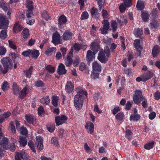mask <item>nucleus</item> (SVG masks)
Here are the masks:
<instances>
[{
    "label": "nucleus",
    "instance_id": "obj_1",
    "mask_svg": "<svg viewBox=\"0 0 160 160\" xmlns=\"http://www.w3.org/2000/svg\"><path fill=\"white\" fill-rule=\"evenodd\" d=\"M1 62L2 65L3 69L2 73L3 74H6L9 71L11 70L13 67L12 61L9 57L4 58L1 60Z\"/></svg>",
    "mask_w": 160,
    "mask_h": 160
},
{
    "label": "nucleus",
    "instance_id": "obj_2",
    "mask_svg": "<svg viewBox=\"0 0 160 160\" xmlns=\"http://www.w3.org/2000/svg\"><path fill=\"white\" fill-rule=\"evenodd\" d=\"M84 96L80 94L75 95L74 97V106L78 110L81 109L84 100Z\"/></svg>",
    "mask_w": 160,
    "mask_h": 160
},
{
    "label": "nucleus",
    "instance_id": "obj_3",
    "mask_svg": "<svg viewBox=\"0 0 160 160\" xmlns=\"http://www.w3.org/2000/svg\"><path fill=\"white\" fill-rule=\"evenodd\" d=\"M145 97L142 95V91L138 89L135 91V94L133 97L134 102L138 105L140 104L141 102L145 100Z\"/></svg>",
    "mask_w": 160,
    "mask_h": 160
},
{
    "label": "nucleus",
    "instance_id": "obj_4",
    "mask_svg": "<svg viewBox=\"0 0 160 160\" xmlns=\"http://www.w3.org/2000/svg\"><path fill=\"white\" fill-rule=\"evenodd\" d=\"M55 122L57 126L62 125L63 123H67L68 118L64 115L59 116H56L55 117Z\"/></svg>",
    "mask_w": 160,
    "mask_h": 160
},
{
    "label": "nucleus",
    "instance_id": "obj_5",
    "mask_svg": "<svg viewBox=\"0 0 160 160\" xmlns=\"http://www.w3.org/2000/svg\"><path fill=\"white\" fill-rule=\"evenodd\" d=\"M9 24V21L7 19L6 16L0 13V29L7 28Z\"/></svg>",
    "mask_w": 160,
    "mask_h": 160
},
{
    "label": "nucleus",
    "instance_id": "obj_6",
    "mask_svg": "<svg viewBox=\"0 0 160 160\" xmlns=\"http://www.w3.org/2000/svg\"><path fill=\"white\" fill-rule=\"evenodd\" d=\"M67 22V19L66 16L62 15L60 16L58 19V26L60 29H62L64 27V25H65Z\"/></svg>",
    "mask_w": 160,
    "mask_h": 160
},
{
    "label": "nucleus",
    "instance_id": "obj_7",
    "mask_svg": "<svg viewBox=\"0 0 160 160\" xmlns=\"http://www.w3.org/2000/svg\"><path fill=\"white\" fill-rule=\"evenodd\" d=\"M95 54L96 53L91 50H89L87 51L86 58L88 65L90 64V62L92 61L94 58Z\"/></svg>",
    "mask_w": 160,
    "mask_h": 160
},
{
    "label": "nucleus",
    "instance_id": "obj_8",
    "mask_svg": "<svg viewBox=\"0 0 160 160\" xmlns=\"http://www.w3.org/2000/svg\"><path fill=\"white\" fill-rule=\"evenodd\" d=\"M74 89V84L70 81H67L65 86V90L68 93H72Z\"/></svg>",
    "mask_w": 160,
    "mask_h": 160
},
{
    "label": "nucleus",
    "instance_id": "obj_9",
    "mask_svg": "<svg viewBox=\"0 0 160 160\" xmlns=\"http://www.w3.org/2000/svg\"><path fill=\"white\" fill-rule=\"evenodd\" d=\"M97 58L100 62L103 63H106L108 60L102 51H99Z\"/></svg>",
    "mask_w": 160,
    "mask_h": 160
},
{
    "label": "nucleus",
    "instance_id": "obj_10",
    "mask_svg": "<svg viewBox=\"0 0 160 160\" xmlns=\"http://www.w3.org/2000/svg\"><path fill=\"white\" fill-rule=\"evenodd\" d=\"M60 35L58 33H54L52 36V42L55 45L61 43L60 39Z\"/></svg>",
    "mask_w": 160,
    "mask_h": 160
},
{
    "label": "nucleus",
    "instance_id": "obj_11",
    "mask_svg": "<svg viewBox=\"0 0 160 160\" xmlns=\"http://www.w3.org/2000/svg\"><path fill=\"white\" fill-rule=\"evenodd\" d=\"M90 47L94 53H96L99 49L100 45L98 42H92L90 44Z\"/></svg>",
    "mask_w": 160,
    "mask_h": 160
},
{
    "label": "nucleus",
    "instance_id": "obj_12",
    "mask_svg": "<svg viewBox=\"0 0 160 160\" xmlns=\"http://www.w3.org/2000/svg\"><path fill=\"white\" fill-rule=\"evenodd\" d=\"M25 119L27 122L30 124L35 125L37 123L35 118L31 115H26Z\"/></svg>",
    "mask_w": 160,
    "mask_h": 160
},
{
    "label": "nucleus",
    "instance_id": "obj_13",
    "mask_svg": "<svg viewBox=\"0 0 160 160\" xmlns=\"http://www.w3.org/2000/svg\"><path fill=\"white\" fill-rule=\"evenodd\" d=\"M57 71L59 75L65 74L67 72V70L65 69V66L62 63H61L59 65Z\"/></svg>",
    "mask_w": 160,
    "mask_h": 160
},
{
    "label": "nucleus",
    "instance_id": "obj_14",
    "mask_svg": "<svg viewBox=\"0 0 160 160\" xmlns=\"http://www.w3.org/2000/svg\"><path fill=\"white\" fill-rule=\"evenodd\" d=\"M9 140L5 137H3L2 139L0 141V145L1 147L5 149H8V147Z\"/></svg>",
    "mask_w": 160,
    "mask_h": 160
},
{
    "label": "nucleus",
    "instance_id": "obj_15",
    "mask_svg": "<svg viewBox=\"0 0 160 160\" xmlns=\"http://www.w3.org/2000/svg\"><path fill=\"white\" fill-rule=\"evenodd\" d=\"M92 71L97 72H101L102 70V67L100 64L97 62L94 61L92 64Z\"/></svg>",
    "mask_w": 160,
    "mask_h": 160
},
{
    "label": "nucleus",
    "instance_id": "obj_16",
    "mask_svg": "<svg viewBox=\"0 0 160 160\" xmlns=\"http://www.w3.org/2000/svg\"><path fill=\"white\" fill-rule=\"evenodd\" d=\"M90 12L92 18L96 19L99 18V15L98 9L95 7H93L91 9Z\"/></svg>",
    "mask_w": 160,
    "mask_h": 160
},
{
    "label": "nucleus",
    "instance_id": "obj_17",
    "mask_svg": "<svg viewBox=\"0 0 160 160\" xmlns=\"http://www.w3.org/2000/svg\"><path fill=\"white\" fill-rule=\"evenodd\" d=\"M154 75V73L150 71H148L145 73L143 76V82H145L151 79Z\"/></svg>",
    "mask_w": 160,
    "mask_h": 160
},
{
    "label": "nucleus",
    "instance_id": "obj_18",
    "mask_svg": "<svg viewBox=\"0 0 160 160\" xmlns=\"http://www.w3.org/2000/svg\"><path fill=\"white\" fill-rule=\"evenodd\" d=\"M13 59L14 63H18L21 60L20 56L15 52H12L9 54Z\"/></svg>",
    "mask_w": 160,
    "mask_h": 160
},
{
    "label": "nucleus",
    "instance_id": "obj_19",
    "mask_svg": "<svg viewBox=\"0 0 160 160\" xmlns=\"http://www.w3.org/2000/svg\"><path fill=\"white\" fill-rule=\"evenodd\" d=\"M72 33L69 30L66 31L63 34V38L65 40L70 39L72 38Z\"/></svg>",
    "mask_w": 160,
    "mask_h": 160
},
{
    "label": "nucleus",
    "instance_id": "obj_20",
    "mask_svg": "<svg viewBox=\"0 0 160 160\" xmlns=\"http://www.w3.org/2000/svg\"><path fill=\"white\" fill-rule=\"evenodd\" d=\"M160 52V49L159 46L157 45H155L152 50V54L153 57H156L159 54Z\"/></svg>",
    "mask_w": 160,
    "mask_h": 160
},
{
    "label": "nucleus",
    "instance_id": "obj_21",
    "mask_svg": "<svg viewBox=\"0 0 160 160\" xmlns=\"http://www.w3.org/2000/svg\"><path fill=\"white\" fill-rule=\"evenodd\" d=\"M136 7L139 11L142 10L145 8L144 2L142 0H138L137 2Z\"/></svg>",
    "mask_w": 160,
    "mask_h": 160
},
{
    "label": "nucleus",
    "instance_id": "obj_22",
    "mask_svg": "<svg viewBox=\"0 0 160 160\" xmlns=\"http://www.w3.org/2000/svg\"><path fill=\"white\" fill-rule=\"evenodd\" d=\"M23 27L19 24V22H16L13 27V32L16 33L17 32H20L21 31Z\"/></svg>",
    "mask_w": 160,
    "mask_h": 160
},
{
    "label": "nucleus",
    "instance_id": "obj_23",
    "mask_svg": "<svg viewBox=\"0 0 160 160\" xmlns=\"http://www.w3.org/2000/svg\"><path fill=\"white\" fill-rule=\"evenodd\" d=\"M36 140L38 142L37 148L40 150H42L43 148L42 140L41 137H36Z\"/></svg>",
    "mask_w": 160,
    "mask_h": 160
},
{
    "label": "nucleus",
    "instance_id": "obj_24",
    "mask_svg": "<svg viewBox=\"0 0 160 160\" xmlns=\"http://www.w3.org/2000/svg\"><path fill=\"white\" fill-rule=\"evenodd\" d=\"M40 101L44 105H48L50 102V99L48 96H46L42 98Z\"/></svg>",
    "mask_w": 160,
    "mask_h": 160
},
{
    "label": "nucleus",
    "instance_id": "obj_25",
    "mask_svg": "<svg viewBox=\"0 0 160 160\" xmlns=\"http://www.w3.org/2000/svg\"><path fill=\"white\" fill-rule=\"evenodd\" d=\"M27 89V87L25 86L19 93H18L19 97L21 99H23L26 96Z\"/></svg>",
    "mask_w": 160,
    "mask_h": 160
},
{
    "label": "nucleus",
    "instance_id": "obj_26",
    "mask_svg": "<svg viewBox=\"0 0 160 160\" xmlns=\"http://www.w3.org/2000/svg\"><path fill=\"white\" fill-rule=\"evenodd\" d=\"M89 127V132H88L90 134H92L93 132L94 131V124L91 122L87 123L85 126V128L86 129H88Z\"/></svg>",
    "mask_w": 160,
    "mask_h": 160
},
{
    "label": "nucleus",
    "instance_id": "obj_27",
    "mask_svg": "<svg viewBox=\"0 0 160 160\" xmlns=\"http://www.w3.org/2000/svg\"><path fill=\"white\" fill-rule=\"evenodd\" d=\"M155 143L154 141H151L150 142L145 144L144 148L147 150H149L152 149L154 147Z\"/></svg>",
    "mask_w": 160,
    "mask_h": 160
},
{
    "label": "nucleus",
    "instance_id": "obj_28",
    "mask_svg": "<svg viewBox=\"0 0 160 160\" xmlns=\"http://www.w3.org/2000/svg\"><path fill=\"white\" fill-rule=\"evenodd\" d=\"M142 20L144 22H146L149 19L148 13L146 12H142L141 13Z\"/></svg>",
    "mask_w": 160,
    "mask_h": 160
},
{
    "label": "nucleus",
    "instance_id": "obj_29",
    "mask_svg": "<svg viewBox=\"0 0 160 160\" xmlns=\"http://www.w3.org/2000/svg\"><path fill=\"white\" fill-rule=\"evenodd\" d=\"M23 38L24 41H26L30 35L29 33V30L27 28H24L22 32Z\"/></svg>",
    "mask_w": 160,
    "mask_h": 160
},
{
    "label": "nucleus",
    "instance_id": "obj_30",
    "mask_svg": "<svg viewBox=\"0 0 160 160\" xmlns=\"http://www.w3.org/2000/svg\"><path fill=\"white\" fill-rule=\"evenodd\" d=\"M12 89L13 93L14 94H18L20 91V89L18 85L15 82H13V83Z\"/></svg>",
    "mask_w": 160,
    "mask_h": 160
},
{
    "label": "nucleus",
    "instance_id": "obj_31",
    "mask_svg": "<svg viewBox=\"0 0 160 160\" xmlns=\"http://www.w3.org/2000/svg\"><path fill=\"white\" fill-rule=\"evenodd\" d=\"M19 142L20 145L24 147L27 144V140L25 137L20 136L19 138Z\"/></svg>",
    "mask_w": 160,
    "mask_h": 160
},
{
    "label": "nucleus",
    "instance_id": "obj_32",
    "mask_svg": "<svg viewBox=\"0 0 160 160\" xmlns=\"http://www.w3.org/2000/svg\"><path fill=\"white\" fill-rule=\"evenodd\" d=\"M31 56L32 58H34V59H36L38 58L40 54L38 50L36 49L31 50Z\"/></svg>",
    "mask_w": 160,
    "mask_h": 160
},
{
    "label": "nucleus",
    "instance_id": "obj_33",
    "mask_svg": "<svg viewBox=\"0 0 160 160\" xmlns=\"http://www.w3.org/2000/svg\"><path fill=\"white\" fill-rule=\"evenodd\" d=\"M76 91L78 93L77 94H80L81 95L87 96L88 93L86 91L83 90L81 87H78L76 89Z\"/></svg>",
    "mask_w": 160,
    "mask_h": 160
},
{
    "label": "nucleus",
    "instance_id": "obj_34",
    "mask_svg": "<svg viewBox=\"0 0 160 160\" xmlns=\"http://www.w3.org/2000/svg\"><path fill=\"white\" fill-rule=\"evenodd\" d=\"M33 2L30 0H27L26 1V6L28 8V10H30V11H32L33 9Z\"/></svg>",
    "mask_w": 160,
    "mask_h": 160
},
{
    "label": "nucleus",
    "instance_id": "obj_35",
    "mask_svg": "<svg viewBox=\"0 0 160 160\" xmlns=\"http://www.w3.org/2000/svg\"><path fill=\"white\" fill-rule=\"evenodd\" d=\"M72 56H67V58L65 60V65L68 67L71 66L73 60Z\"/></svg>",
    "mask_w": 160,
    "mask_h": 160
},
{
    "label": "nucleus",
    "instance_id": "obj_36",
    "mask_svg": "<svg viewBox=\"0 0 160 160\" xmlns=\"http://www.w3.org/2000/svg\"><path fill=\"white\" fill-rule=\"evenodd\" d=\"M55 126L54 123H49L47 125V130L50 132H53L55 130Z\"/></svg>",
    "mask_w": 160,
    "mask_h": 160
},
{
    "label": "nucleus",
    "instance_id": "obj_37",
    "mask_svg": "<svg viewBox=\"0 0 160 160\" xmlns=\"http://www.w3.org/2000/svg\"><path fill=\"white\" fill-rule=\"evenodd\" d=\"M58 98L57 96H53L52 98V105L55 107H57L58 106Z\"/></svg>",
    "mask_w": 160,
    "mask_h": 160
},
{
    "label": "nucleus",
    "instance_id": "obj_38",
    "mask_svg": "<svg viewBox=\"0 0 160 160\" xmlns=\"http://www.w3.org/2000/svg\"><path fill=\"white\" fill-rule=\"evenodd\" d=\"M142 30L140 28H135L134 30V35L138 37H140L142 34Z\"/></svg>",
    "mask_w": 160,
    "mask_h": 160
},
{
    "label": "nucleus",
    "instance_id": "obj_39",
    "mask_svg": "<svg viewBox=\"0 0 160 160\" xmlns=\"http://www.w3.org/2000/svg\"><path fill=\"white\" fill-rule=\"evenodd\" d=\"M133 133L129 129H127L126 131L125 137L128 140H131L132 137Z\"/></svg>",
    "mask_w": 160,
    "mask_h": 160
},
{
    "label": "nucleus",
    "instance_id": "obj_40",
    "mask_svg": "<svg viewBox=\"0 0 160 160\" xmlns=\"http://www.w3.org/2000/svg\"><path fill=\"white\" fill-rule=\"evenodd\" d=\"M141 116L139 114L132 115L130 116V120H132L134 121L138 122L141 118Z\"/></svg>",
    "mask_w": 160,
    "mask_h": 160
},
{
    "label": "nucleus",
    "instance_id": "obj_41",
    "mask_svg": "<svg viewBox=\"0 0 160 160\" xmlns=\"http://www.w3.org/2000/svg\"><path fill=\"white\" fill-rule=\"evenodd\" d=\"M134 47L136 49H141L142 48L140 45V40L139 39H136L134 41L133 43Z\"/></svg>",
    "mask_w": 160,
    "mask_h": 160
},
{
    "label": "nucleus",
    "instance_id": "obj_42",
    "mask_svg": "<svg viewBox=\"0 0 160 160\" xmlns=\"http://www.w3.org/2000/svg\"><path fill=\"white\" fill-rule=\"evenodd\" d=\"M100 51H102L104 54H106V56L108 57H110V51L108 46H106L104 47V49H102Z\"/></svg>",
    "mask_w": 160,
    "mask_h": 160
},
{
    "label": "nucleus",
    "instance_id": "obj_43",
    "mask_svg": "<svg viewBox=\"0 0 160 160\" xmlns=\"http://www.w3.org/2000/svg\"><path fill=\"white\" fill-rule=\"evenodd\" d=\"M0 7L2 8L5 11H8V9L7 5L4 0H0Z\"/></svg>",
    "mask_w": 160,
    "mask_h": 160
},
{
    "label": "nucleus",
    "instance_id": "obj_44",
    "mask_svg": "<svg viewBox=\"0 0 160 160\" xmlns=\"http://www.w3.org/2000/svg\"><path fill=\"white\" fill-rule=\"evenodd\" d=\"M7 28L6 29H4L2 30L0 32V38L2 39H5L7 37Z\"/></svg>",
    "mask_w": 160,
    "mask_h": 160
},
{
    "label": "nucleus",
    "instance_id": "obj_45",
    "mask_svg": "<svg viewBox=\"0 0 160 160\" xmlns=\"http://www.w3.org/2000/svg\"><path fill=\"white\" fill-rule=\"evenodd\" d=\"M28 145L33 152L35 153L36 152V151L35 148L34 143L32 140L29 141L28 142Z\"/></svg>",
    "mask_w": 160,
    "mask_h": 160
},
{
    "label": "nucleus",
    "instance_id": "obj_46",
    "mask_svg": "<svg viewBox=\"0 0 160 160\" xmlns=\"http://www.w3.org/2000/svg\"><path fill=\"white\" fill-rule=\"evenodd\" d=\"M33 69V67L31 66L25 72V73H26V77L27 78H30L31 77L32 72Z\"/></svg>",
    "mask_w": 160,
    "mask_h": 160
},
{
    "label": "nucleus",
    "instance_id": "obj_47",
    "mask_svg": "<svg viewBox=\"0 0 160 160\" xmlns=\"http://www.w3.org/2000/svg\"><path fill=\"white\" fill-rule=\"evenodd\" d=\"M45 69L50 73H53L55 71L54 67L50 65H47L45 68Z\"/></svg>",
    "mask_w": 160,
    "mask_h": 160
},
{
    "label": "nucleus",
    "instance_id": "obj_48",
    "mask_svg": "<svg viewBox=\"0 0 160 160\" xmlns=\"http://www.w3.org/2000/svg\"><path fill=\"white\" fill-rule=\"evenodd\" d=\"M151 26L152 28H154L157 29L159 26V25L157 21L154 20H152L150 23Z\"/></svg>",
    "mask_w": 160,
    "mask_h": 160
},
{
    "label": "nucleus",
    "instance_id": "obj_49",
    "mask_svg": "<svg viewBox=\"0 0 160 160\" xmlns=\"http://www.w3.org/2000/svg\"><path fill=\"white\" fill-rule=\"evenodd\" d=\"M124 115L122 112H120L116 115V118L118 121H122L124 118Z\"/></svg>",
    "mask_w": 160,
    "mask_h": 160
},
{
    "label": "nucleus",
    "instance_id": "obj_50",
    "mask_svg": "<svg viewBox=\"0 0 160 160\" xmlns=\"http://www.w3.org/2000/svg\"><path fill=\"white\" fill-rule=\"evenodd\" d=\"M31 50L28 49L22 53V55L25 57H30Z\"/></svg>",
    "mask_w": 160,
    "mask_h": 160
},
{
    "label": "nucleus",
    "instance_id": "obj_51",
    "mask_svg": "<svg viewBox=\"0 0 160 160\" xmlns=\"http://www.w3.org/2000/svg\"><path fill=\"white\" fill-rule=\"evenodd\" d=\"M20 132L21 134L26 135L28 134V130L26 127H22L20 128Z\"/></svg>",
    "mask_w": 160,
    "mask_h": 160
},
{
    "label": "nucleus",
    "instance_id": "obj_52",
    "mask_svg": "<svg viewBox=\"0 0 160 160\" xmlns=\"http://www.w3.org/2000/svg\"><path fill=\"white\" fill-rule=\"evenodd\" d=\"M95 71H92L91 75V77L94 79L99 78L100 72H95Z\"/></svg>",
    "mask_w": 160,
    "mask_h": 160
},
{
    "label": "nucleus",
    "instance_id": "obj_53",
    "mask_svg": "<svg viewBox=\"0 0 160 160\" xmlns=\"http://www.w3.org/2000/svg\"><path fill=\"white\" fill-rule=\"evenodd\" d=\"M21 155V158L23 160H27L28 156L27 154L24 150H22V152L20 153Z\"/></svg>",
    "mask_w": 160,
    "mask_h": 160
},
{
    "label": "nucleus",
    "instance_id": "obj_54",
    "mask_svg": "<svg viewBox=\"0 0 160 160\" xmlns=\"http://www.w3.org/2000/svg\"><path fill=\"white\" fill-rule=\"evenodd\" d=\"M56 49L55 47L49 48H48L47 50L45 52V53L47 55H49L50 54L53 52Z\"/></svg>",
    "mask_w": 160,
    "mask_h": 160
},
{
    "label": "nucleus",
    "instance_id": "obj_55",
    "mask_svg": "<svg viewBox=\"0 0 160 160\" xmlns=\"http://www.w3.org/2000/svg\"><path fill=\"white\" fill-rule=\"evenodd\" d=\"M44 85V83L41 80H38L35 82V86L36 87H43Z\"/></svg>",
    "mask_w": 160,
    "mask_h": 160
},
{
    "label": "nucleus",
    "instance_id": "obj_56",
    "mask_svg": "<svg viewBox=\"0 0 160 160\" xmlns=\"http://www.w3.org/2000/svg\"><path fill=\"white\" fill-rule=\"evenodd\" d=\"M123 1L127 8H129L132 5V0H123Z\"/></svg>",
    "mask_w": 160,
    "mask_h": 160
},
{
    "label": "nucleus",
    "instance_id": "obj_57",
    "mask_svg": "<svg viewBox=\"0 0 160 160\" xmlns=\"http://www.w3.org/2000/svg\"><path fill=\"white\" fill-rule=\"evenodd\" d=\"M89 15L87 12L85 11L82 12L81 19V20L87 19L88 18Z\"/></svg>",
    "mask_w": 160,
    "mask_h": 160
},
{
    "label": "nucleus",
    "instance_id": "obj_58",
    "mask_svg": "<svg viewBox=\"0 0 160 160\" xmlns=\"http://www.w3.org/2000/svg\"><path fill=\"white\" fill-rule=\"evenodd\" d=\"M51 142L52 144L57 147L59 146V143L56 137H53L52 138Z\"/></svg>",
    "mask_w": 160,
    "mask_h": 160
},
{
    "label": "nucleus",
    "instance_id": "obj_59",
    "mask_svg": "<svg viewBox=\"0 0 160 160\" xmlns=\"http://www.w3.org/2000/svg\"><path fill=\"white\" fill-rule=\"evenodd\" d=\"M35 22V19L31 17L26 19V23L29 25H32L34 24Z\"/></svg>",
    "mask_w": 160,
    "mask_h": 160
},
{
    "label": "nucleus",
    "instance_id": "obj_60",
    "mask_svg": "<svg viewBox=\"0 0 160 160\" xmlns=\"http://www.w3.org/2000/svg\"><path fill=\"white\" fill-rule=\"evenodd\" d=\"M41 16L43 18H44L47 21H48L50 18L48 14L45 11H44L42 12Z\"/></svg>",
    "mask_w": 160,
    "mask_h": 160
},
{
    "label": "nucleus",
    "instance_id": "obj_61",
    "mask_svg": "<svg viewBox=\"0 0 160 160\" xmlns=\"http://www.w3.org/2000/svg\"><path fill=\"white\" fill-rule=\"evenodd\" d=\"M9 87L8 86V82L7 81H4L2 83L1 86V88L3 91H5Z\"/></svg>",
    "mask_w": 160,
    "mask_h": 160
},
{
    "label": "nucleus",
    "instance_id": "obj_62",
    "mask_svg": "<svg viewBox=\"0 0 160 160\" xmlns=\"http://www.w3.org/2000/svg\"><path fill=\"white\" fill-rule=\"evenodd\" d=\"M102 23L104 25L103 26L104 28H107L108 29L109 28V23L107 20H104Z\"/></svg>",
    "mask_w": 160,
    "mask_h": 160
},
{
    "label": "nucleus",
    "instance_id": "obj_63",
    "mask_svg": "<svg viewBox=\"0 0 160 160\" xmlns=\"http://www.w3.org/2000/svg\"><path fill=\"white\" fill-rule=\"evenodd\" d=\"M117 23L116 21L113 20L111 22V27L112 28L113 32H114L117 30Z\"/></svg>",
    "mask_w": 160,
    "mask_h": 160
},
{
    "label": "nucleus",
    "instance_id": "obj_64",
    "mask_svg": "<svg viewBox=\"0 0 160 160\" xmlns=\"http://www.w3.org/2000/svg\"><path fill=\"white\" fill-rule=\"evenodd\" d=\"M82 46V45L81 44L76 43H75L73 45V47L75 50L79 51L81 49V46Z\"/></svg>",
    "mask_w": 160,
    "mask_h": 160
}]
</instances>
